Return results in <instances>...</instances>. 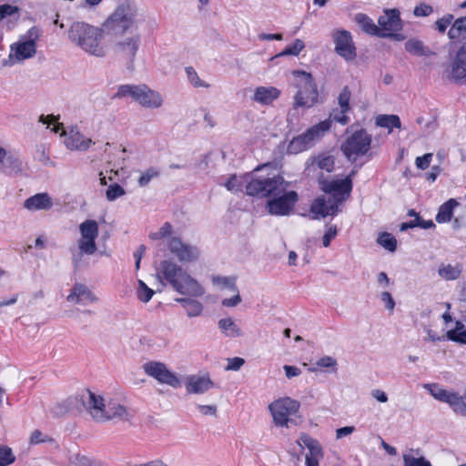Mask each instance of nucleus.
Wrapping results in <instances>:
<instances>
[{"label":"nucleus","mask_w":466,"mask_h":466,"mask_svg":"<svg viewBox=\"0 0 466 466\" xmlns=\"http://www.w3.org/2000/svg\"><path fill=\"white\" fill-rule=\"evenodd\" d=\"M197 409L198 412L203 416L217 417L218 408L216 405H198Z\"/></svg>","instance_id":"61"},{"label":"nucleus","mask_w":466,"mask_h":466,"mask_svg":"<svg viewBox=\"0 0 466 466\" xmlns=\"http://www.w3.org/2000/svg\"><path fill=\"white\" fill-rule=\"evenodd\" d=\"M12 17L14 20L19 19V8L16 5H0V21L7 18Z\"/></svg>","instance_id":"44"},{"label":"nucleus","mask_w":466,"mask_h":466,"mask_svg":"<svg viewBox=\"0 0 466 466\" xmlns=\"http://www.w3.org/2000/svg\"><path fill=\"white\" fill-rule=\"evenodd\" d=\"M135 19L136 14L131 7L120 5L107 20L106 26L111 28L116 35L119 32H125L131 28L135 24Z\"/></svg>","instance_id":"16"},{"label":"nucleus","mask_w":466,"mask_h":466,"mask_svg":"<svg viewBox=\"0 0 466 466\" xmlns=\"http://www.w3.org/2000/svg\"><path fill=\"white\" fill-rule=\"evenodd\" d=\"M280 95V91L274 86H258L252 96V100L263 106L270 105Z\"/></svg>","instance_id":"27"},{"label":"nucleus","mask_w":466,"mask_h":466,"mask_svg":"<svg viewBox=\"0 0 466 466\" xmlns=\"http://www.w3.org/2000/svg\"><path fill=\"white\" fill-rule=\"evenodd\" d=\"M159 176V169L152 167L141 173V176L138 178L137 183L140 187H146L151 182L152 179L157 178Z\"/></svg>","instance_id":"43"},{"label":"nucleus","mask_w":466,"mask_h":466,"mask_svg":"<svg viewBox=\"0 0 466 466\" xmlns=\"http://www.w3.org/2000/svg\"><path fill=\"white\" fill-rule=\"evenodd\" d=\"M380 28L379 36L389 37L394 32L400 31L402 27L400 11L396 8L385 10L384 14L378 19Z\"/></svg>","instance_id":"20"},{"label":"nucleus","mask_w":466,"mask_h":466,"mask_svg":"<svg viewBox=\"0 0 466 466\" xmlns=\"http://www.w3.org/2000/svg\"><path fill=\"white\" fill-rule=\"evenodd\" d=\"M462 264H445L441 263L438 269L439 276L445 280H456L462 273Z\"/></svg>","instance_id":"30"},{"label":"nucleus","mask_w":466,"mask_h":466,"mask_svg":"<svg viewBox=\"0 0 466 466\" xmlns=\"http://www.w3.org/2000/svg\"><path fill=\"white\" fill-rule=\"evenodd\" d=\"M338 235V227L336 225H326L325 232L322 237V245L328 248L330 245L332 239Z\"/></svg>","instance_id":"53"},{"label":"nucleus","mask_w":466,"mask_h":466,"mask_svg":"<svg viewBox=\"0 0 466 466\" xmlns=\"http://www.w3.org/2000/svg\"><path fill=\"white\" fill-rule=\"evenodd\" d=\"M297 201L298 194L287 188L279 195L271 196L266 207L271 215L286 216L289 214Z\"/></svg>","instance_id":"14"},{"label":"nucleus","mask_w":466,"mask_h":466,"mask_svg":"<svg viewBox=\"0 0 466 466\" xmlns=\"http://www.w3.org/2000/svg\"><path fill=\"white\" fill-rule=\"evenodd\" d=\"M96 422H106L109 420H128L131 417L129 410L116 397L108 398L106 412L100 410L96 412Z\"/></svg>","instance_id":"17"},{"label":"nucleus","mask_w":466,"mask_h":466,"mask_svg":"<svg viewBox=\"0 0 466 466\" xmlns=\"http://www.w3.org/2000/svg\"><path fill=\"white\" fill-rule=\"evenodd\" d=\"M108 398H110V396L104 397L90 390L83 394V405L94 420L96 421V412L97 410L103 413L106 412Z\"/></svg>","instance_id":"23"},{"label":"nucleus","mask_w":466,"mask_h":466,"mask_svg":"<svg viewBox=\"0 0 466 466\" xmlns=\"http://www.w3.org/2000/svg\"><path fill=\"white\" fill-rule=\"evenodd\" d=\"M40 36V31L37 27H31L25 35L10 46L8 56L11 64L21 63L30 59L36 54V41Z\"/></svg>","instance_id":"8"},{"label":"nucleus","mask_w":466,"mask_h":466,"mask_svg":"<svg viewBox=\"0 0 466 466\" xmlns=\"http://www.w3.org/2000/svg\"><path fill=\"white\" fill-rule=\"evenodd\" d=\"M299 408V401L290 397L279 398L268 405L274 424L285 428L289 427L293 421L292 416L298 413Z\"/></svg>","instance_id":"10"},{"label":"nucleus","mask_w":466,"mask_h":466,"mask_svg":"<svg viewBox=\"0 0 466 466\" xmlns=\"http://www.w3.org/2000/svg\"><path fill=\"white\" fill-rule=\"evenodd\" d=\"M447 338L450 340L466 344V329H464V324L461 321H457L455 329L447 332Z\"/></svg>","instance_id":"40"},{"label":"nucleus","mask_w":466,"mask_h":466,"mask_svg":"<svg viewBox=\"0 0 466 466\" xmlns=\"http://www.w3.org/2000/svg\"><path fill=\"white\" fill-rule=\"evenodd\" d=\"M61 136H66L65 145L70 150L86 151L93 144V141L86 137L77 127H72L68 133L64 130Z\"/></svg>","instance_id":"24"},{"label":"nucleus","mask_w":466,"mask_h":466,"mask_svg":"<svg viewBox=\"0 0 466 466\" xmlns=\"http://www.w3.org/2000/svg\"><path fill=\"white\" fill-rule=\"evenodd\" d=\"M70 303L86 306L98 302V297L85 284L76 283L66 297Z\"/></svg>","instance_id":"22"},{"label":"nucleus","mask_w":466,"mask_h":466,"mask_svg":"<svg viewBox=\"0 0 466 466\" xmlns=\"http://www.w3.org/2000/svg\"><path fill=\"white\" fill-rule=\"evenodd\" d=\"M336 52L346 60L356 56V48L351 35L347 30H338L333 34Z\"/></svg>","instance_id":"21"},{"label":"nucleus","mask_w":466,"mask_h":466,"mask_svg":"<svg viewBox=\"0 0 466 466\" xmlns=\"http://www.w3.org/2000/svg\"><path fill=\"white\" fill-rule=\"evenodd\" d=\"M431 159H432L431 153H427L421 157H416V160H415L416 167L420 169L424 170L430 167Z\"/></svg>","instance_id":"60"},{"label":"nucleus","mask_w":466,"mask_h":466,"mask_svg":"<svg viewBox=\"0 0 466 466\" xmlns=\"http://www.w3.org/2000/svg\"><path fill=\"white\" fill-rule=\"evenodd\" d=\"M172 233V226L166 222L157 231L152 232L149 235V238L154 240L167 238V240L173 236H171Z\"/></svg>","instance_id":"49"},{"label":"nucleus","mask_w":466,"mask_h":466,"mask_svg":"<svg viewBox=\"0 0 466 466\" xmlns=\"http://www.w3.org/2000/svg\"><path fill=\"white\" fill-rule=\"evenodd\" d=\"M459 206L456 199L451 198L443 203L436 215V221L438 223L449 222L452 217L453 209Z\"/></svg>","instance_id":"33"},{"label":"nucleus","mask_w":466,"mask_h":466,"mask_svg":"<svg viewBox=\"0 0 466 466\" xmlns=\"http://www.w3.org/2000/svg\"><path fill=\"white\" fill-rule=\"evenodd\" d=\"M53 206V198L46 192L35 194L24 202V208L29 211H48Z\"/></svg>","instance_id":"25"},{"label":"nucleus","mask_w":466,"mask_h":466,"mask_svg":"<svg viewBox=\"0 0 466 466\" xmlns=\"http://www.w3.org/2000/svg\"><path fill=\"white\" fill-rule=\"evenodd\" d=\"M187 76L188 81L193 85L195 87H205L208 88L210 86L209 84L206 83L205 81L201 80L198 75V73L194 70L192 67H187L186 68Z\"/></svg>","instance_id":"52"},{"label":"nucleus","mask_w":466,"mask_h":466,"mask_svg":"<svg viewBox=\"0 0 466 466\" xmlns=\"http://www.w3.org/2000/svg\"><path fill=\"white\" fill-rule=\"evenodd\" d=\"M376 125L389 129L391 132L393 127L400 128L401 124L396 115H380L376 117Z\"/></svg>","instance_id":"38"},{"label":"nucleus","mask_w":466,"mask_h":466,"mask_svg":"<svg viewBox=\"0 0 466 466\" xmlns=\"http://www.w3.org/2000/svg\"><path fill=\"white\" fill-rule=\"evenodd\" d=\"M370 143L371 136L364 129H360L346 139L341 146V150L349 159L355 160L359 156H362L370 150Z\"/></svg>","instance_id":"13"},{"label":"nucleus","mask_w":466,"mask_h":466,"mask_svg":"<svg viewBox=\"0 0 466 466\" xmlns=\"http://www.w3.org/2000/svg\"><path fill=\"white\" fill-rule=\"evenodd\" d=\"M15 457L10 447L0 444V466H8L13 463Z\"/></svg>","instance_id":"46"},{"label":"nucleus","mask_w":466,"mask_h":466,"mask_svg":"<svg viewBox=\"0 0 466 466\" xmlns=\"http://www.w3.org/2000/svg\"><path fill=\"white\" fill-rule=\"evenodd\" d=\"M433 12V8L431 5L420 3V5H416L413 11V14L417 17L421 16H429Z\"/></svg>","instance_id":"58"},{"label":"nucleus","mask_w":466,"mask_h":466,"mask_svg":"<svg viewBox=\"0 0 466 466\" xmlns=\"http://www.w3.org/2000/svg\"><path fill=\"white\" fill-rule=\"evenodd\" d=\"M235 295L230 299H224L221 301V304L227 308H233L238 306L241 302V297L239 295L238 289L237 291H233Z\"/></svg>","instance_id":"62"},{"label":"nucleus","mask_w":466,"mask_h":466,"mask_svg":"<svg viewBox=\"0 0 466 466\" xmlns=\"http://www.w3.org/2000/svg\"><path fill=\"white\" fill-rule=\"evenodd\" d=\"M144 371L159 383L169 385L172 388H178L180 380L177 376L169 370L164 363L157 361L147 362L143 365Z\"/></svg>","instance_id":"15"},{"label":"nucleus","mask_w":466,"mask_h":466,"mask_svg":"<svg viewBox=\"0 0 466 466\" xmlns=\"http://www.w3.org/2000/svg\"><path fill=\"white\" fill-rule=\"evenodd\" d=\"M377 242L385 249L393 252L397 248L396 238L390 233H381L377 239Z\"/></svg>","instance_id":"42"},{"label":"nucleus","mask_w":466,"mask_h":466,"mask_svg":"<svg viewBox=\"0 0 466 466\" xmlns=\"http://www.w3.org/2000/svg\"><path fill=\"white\" fill-rule=\"evenodd\" d=\"M212 283L220 289L237 291L236 279L233 277L213 276Z\"/></svg>","instance_id":"41"},{"label":"nucleus","mask_w":466,"mask_h":466,"mask_svg":"<svg viewBox=\"0 0 466 466\" xmlns=\"http://www.w3.org/2000/svg\"><path fill=\"white\" fill-rule=\"evenodd\" d=\"M137 297L143 302H148L154 295V290L148 288L142 280H138Z\"/></svg>","instance_id":"51"},{"label":"nucleus","mask_w":466,"mask_h":466,"mask_svg":"<svg viewBox=\"0 0 466 466\" xmlns=\"http://www.w3.org/2000/svg\"><path fill=\"white\" fill-rule=\"evenodd\" d=\"M380 299L385 304L386 308L389 310H393V309L395 307V301L390 292H388V291L382 292L380 294Z\"/></svg>","instance_id":"64"},{"label":"nucleus","mask_w":466,"mask_h":466,"mask_svg":"<svg viewBox=\"0 0 466 466\" xmlns=\"http://www.w3.org/2000/svg\"><path fill=\"white\" fill-rule=\"evenodd\" d=\"M331 120L329 118L309 127L303 134L294 137L288 146V151L291 154H298L312 147L330 129Z\"/></svg>","instance_id":"7"},{"label":"nucleus","mask_w":466,"mask_h":466,"mask_svg":"<svg viewBox=\"0 0 466 466\" xmlns=\"http://www.w3.org/2000/svg\"><path fill=\"white\" fill-rule=\"evenodd\" d=\"M16 380V370L15 369L4 370L0 373V407L3 405V396L5 388L13 384Z\"/></svg>","instance_id":"37"},{"label":"nucleus","mask_w":466,"mask_h":466,"mask_svg":"<svg viewBox=\"0 0 466 466\" xmlns=\"http://www.w3.org/2000/svg\"><path fill=\"white\" fill-rule=\"evenodd\" d=\"M213 387V382L208 375H192L187 380L186 389L187 392L203 394Z\"/></svg>","instance_id":"26"},{"label":"nucleus","mask_w":466,"mask_h":466,"mask_svg":"<svg viewBox=\"0 0 466 466\" xmlns=\"http://www.w3.org/2000/svg\"><path fill=\"white\" fill-rule=\"evenodd\" d=\"M297 77L298 92L294 97L295 107H311L318 101L319 92L311 74L305 71H294Z\"/></svg>","instance_id":"9"},{"label":"nucleus","mask_w":466,"mask_h":466,"mask_svg":"<svg viewBox=\"0 0 466 466\" xmlns=\"http://www.w3.org/2000/svg\"><path fill=\"white\" fill-rule=\"evenodd\" d=\"M425 388L435 400L447 403L454 413L466 416V390L460 394L452 390H445L438 384H428Z\"/></svg>","instance_id":"12"},{"label":"nucleus","mask_w":466,"mask_h":466,"mask_svg":"<svg viewBox=\"0 0 466 466\" xmlns=\"http://www.w3.org/2000/svg\"><path fill=\"white\" fill-rule=\"evenodd\" d=\"M245 363L244 359L235 357L228 360L227 370H238Z\"/></svg>","instance_id":"63"},{"label":"nucleus","mask_w":466,"mask_h":466,"mask_svg":"<svg viewBox=\"0 0 466 466\" xmlns=\"http://www.w3.org/2000/svg\"><path fill=\"white\" fill-rule=\"evenodd\" d=\"M160 282L165 279L177 292L191 297H201L204 288L182 267L171 260H162L157 269Z\"/></svg>","instance_id":"2"},{"label":"nucleus","mask_w":466,"mask_h":466,"mask_svg":"<svg viewBox=\"0 0 466 466\" xmlns=\"http://www.w3.org/2000/svg\"><path fill=\"white\" fill-rule=\"evenodd\" d=\"M316 366L321 369H330V371L335 373L338 370L337 360L331 356H324L316 361Z\"/></svg>","instance_id":"48"},{"label":"nucleus","mask_w":466,"mask_h":466,"mask_svg":"<svg viewBox=\"0 0 466 466\" xmlns=\"http://www.w3.org/2000/svg\"><path fill=\"white\" fill-rule=\"evenodd\" d=\"M79 232L80 238L76 241V247L71 248L72 262L76 268L84 264V256H92L96 252L98 224L96 220L86 219L79 225Z\"/></svg>","instance_id":"4"},{"label":"nucleus","mask_w":466,"mask_h":466,"mask_svg":"<svg viewBox=\"0 0 466 466\" xmlns=\"http://www.w3.org/2000/svg\"><path fill=\"white\" fill-rule=\"evenodd\" d=\"M452 15H445L436 22V26L439 32L444 33L450 25H452L453 21Z\"/></svg>","instance_id":"59"},{"label":"nucleus","mask_w":466,"mask_h":466,"mask_svg":"<svg viewBox=\"0 0 466 466\" xmlns=\"http://www.w3.org/2000/svg\"><path fill=\"white\" fill-rule=\"evenodd\" d=\"M124 195H125L124 188L116 183L109 186L106 192V198L109 201H114L116 198H118Z\"/></svg>","instance_id":"54"},{"label":"nucleus","mask_w":466,"mask_h":466,"mask_svg":"<svg viewBox=\"0 0 466 466\" xmlns=\"http://www.w3.org/2000/svg\"><path fill=\"white\" fill-rule=\"evenodd\" d=\"M39 122L46 125L47 128H51L55 133H57L62 127V124L58 123V116H55L53 115L40 116Z\"/></svg>","instance_id":"50"},{"label":"nucleus","mask_w":466,"mask_h":466,"mask_svg":"<svg viewBox=\"0 0 466 466\" xmlns=\"http://www.w3.org/2000/svg\"><path fill=\"white\" fill-rule=\"evenodd\" d=\"M450 76L454 80H466V50L461 49L451 65Z\"/></svg>","instance_id":"28"},{"label":"nucleus","mask_w":466,"mask_h":466,"mask_svg":"<svg viewBox=\"0 0 466 466\" xmlns=\"http://www.w3.org/2000/svg\"><path fill=\"white\" fill-rule=\"evenodd\" d=\"M141 37L138 34L116 35L113 41V52L128 67L133 66L135 57L139 49Z\"/></svg>","instance_id":"11"},{"label":"nucleus","mask_w":466,"mask_h":466,"mask_svg":"<svg viewBox=\"0 0 466 466\" xmlns=\"http://www.w3.org/2000/svg\"><path fill=\"white\" fill-rule=\"evenodd\" d=\"M466 33V16L456 19L450 30L448 31V36L451 40L460 38V36Z\"/></svg>","instance_id":"39"},{"label":"nucleus","mask_w":466,"mask_h":466,"mask_svg":"<svg viewBox=\"0 0 466 466\" xmlns=\"http://www.w3.org/2000/svg\"><path fill=\"white\" fill-rule=\"evenodd\" d=\"M218 327L226 337L238 338L243 335L240 327L230 317L220 319Z\"/></svg>","instance_id":"29"},{"label":"nucleus","mask_w":466,"mask_h":466,"mask_svg":"<svg viewBox=\"0 0 466 466\" xmlns=\"http://www.w3.org/2000/svg\"><path fill=\"white\" fill-rule=\"evenodd\" d=\"M167 246L169 251L182 263L196 261L199 257V250L197 247L183 242L179 238H168Z\"/></svg>","instance_id":"18"},{"label":"nucleus","mask_w":466,"mask_h":466,"mask_svg":"<svg viewBox=\"0 0 466 466\" xmlns=\"http://www.w3.org/2000/svg\"><path fill=\"white\" fill-rule=\"evenodd\" d=\"M297 442L300 447L308 449V452L305 455L306 466H319V461H321L324 456L319 442L307 433H301Z\"/></svg>","instance_id":"19"},{"label":"nucleus","mask_w":466,"mask_h":466,"mask_svg":"<svg viewBox=\"0 0 466 466\" xmlns=\"http://www.w3.org/2000/svg\"><path fill=\"white\" fill-rule=\"evenodd\" d=\"M176 300L183 305L188 317H197L202 313L203 305L198 300L186 298L177 299Z\"/></svg>","instance_id":"36"},{"label":"nucleus","mask_w":466,"mask_h":466,"mask_svg":"<svg viewBox=\"0 0 466 466\" xmlns=\"http://www.w3.org/2000/svg\"><path fill=\"white\" fill-rule=\"evenodd\" d=\"M250 175L238 176L232 175L225 183L226 188L232 193L242 191L244 185L249 181Z\"/></svg>","instance_id":"35"},{"label":"nucleus","mask_w":466,"mask_h":466,"mask_svg":"<svg viewBox=\"0 0 466 466\" xmlns=\"http://www.w3.org/2000/svg\"><path fill=\"white\" fill-rule=\"evenodd\" d=\"M0 167L5 174H17L22 170V161L15 154L5 150V157Z\"/></svg>","instance_id":"31"},{"label":"nucleus","mask_w":466,"mask_h":466,"mask_svg":"<svg viewBox=\"0 0 466 466\" xmlns=\"http://www.w3.org/2000/svg\"><path fill=\"white\" fill-rule=\"evenodd\" d=\"M103 31L85 23H75L69 30L70 40L86 53L97 57L106 54V47L103 43Z\"/></svg>","instance_id":"3"},{"label":"nucleus","mask_w":466,"mask_h":466,"mask_svg":"<svg viewBox=\"0 0 466 466\" xmlns=\"http://www.w3.org/2000/svg\"><path fill=\"white\" fill-rule=\"evenodd\" d=\"M314 164H316L319 169L331 172L334 168L335 160L331 156H319L314 159Z\"/></svg>","instance_id":"45"},{"label":"nucleus","mask_w":466,"mask_h":466,"mask_svg":"<svg viewBox=\"0 0 466 466\" xmlns=\"http://www.w3.org/2000/svg\"><path fill=\"white\" fill-rule=\"evenodd\" d=\"M352 171L342 179L320 180L321 190L329 196L317 198L310 206L313 218L319 219L328 216H335L339 212V206L345 201L352 190Z\"/></svg>","instance_id":"1"},{"label":"nucleus","mask_w":466,"mask_h":466,"mask_svg":"<svg viewBox=\"0 0 466 466\" xmlns=\"http://www.w3.org/2000/svg\"><path fill=\"white\" fill-rule=\"evenodd\" d=\"M350 96H351L350 91L347 86H345L342 89V91L340 92V94L339 96V98H338L339 106L343 112H349V110H350Z\"/></svg>","instance_id":"55"},{"label":"nucleus","mask_w":466,"mask_h":466,"mask_svg":"<svg viewBox=\"0 0 466 466\" xmlns=\"http://www.w3.org/2000/svg\"><path fill=\"white\" fill-rule=\"evenodd\" d=\"M130 96L146 108L157 109L164 105L162 95L146 85H122L118 87L115 97Z\"/></svg>","instance_id":"6"},{"label":"nucleus","mask_w":466,"mask_h":466,"mask_svg":"<svg viewBox=\"0 0 466 466\" xmlns=\"http://www.w3.org/2000/svg\"><path fill=\"white\" fill-rule=\"evenodd\" d=\"M406 51L414 55H423V44L418 40H409L405 44Z\"/></svg>","instance_id":"57"},{"label":"nucleus","mask_w":466,"mask_h":466,"mask_svg":"<svg viewBox=\"0 0 466 466\" xmlns=\"http://www.w3.org/2000/svg\"><path fill=\"white\" fill-rule=\"evenodd\" d=\"M289 182L279 175H262L254 173L250 175L249 181L246 185V193L249 196L267 198L280 194L289 188Z\"/></svg>","instance_id":"5"},{"label":"nucleus","mask_w":466,"mask_h":466,"mask_svg":"<svg viewBox=\"0 0 466 466\" xmlns=\"http://www.w3.org/2000/svg\"><path fill=\"white\" fill-rule=\"evenodd\" d=\"M305 47L304 42L300 39H296L290 46L286 48L279 55V56H298Z\"/></svg>","instance_id":"47"},{"label":"nucleus","mask_w":466,"mask_h":466,"mask_svg":"<svg viewBox=\"0 0 466 466\" xmlns=\"http://www.w3.org/2000/svg\"><path fill=\"white\" fill-rule=\"evenodd\" d=\"M354 21L365 33L371 35H380V28L367 15L362 13L356 14L354 16Z\"/></svg>","instance_id":"32"},{"label":"nucleus","mask_w":466,"mask_h":466,"mask_svg":"<svg viewBox=\"0 0 466 466\" xmlns=\"http://www.w3.org/2000/svg\"><path fill=\"white\" fill-rule=\"evenodd\" d=\"M420 455V450H411L402 455L404 466H431V463Z\"/></svg>","instance_id":"34"},{"label":"nucleus","mask_w":466,"mask_h":466,"mask_svg":"<svg viewBox=\"0 0 466 466\" xmlns=\"http://www.w3.org/2000/svg\"><path fill=\"white\" fill-rule=\"evenodd\" d=\"M49 441H51V439L39 430L33 431L29 436V443L31 445H36Z\"/></svg>","instance_id":"56"}]
</instances>
